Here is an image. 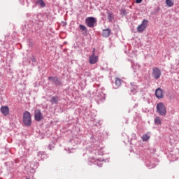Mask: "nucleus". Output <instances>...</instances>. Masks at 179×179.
<instances>
[{
    "mask_svg": "<svg viewBox=\"0 0 179 179\" xmlns=\"http://www.w3.org/2000/svg\"><path fill=\"white\" fill-rule=\"evenodd\" d=\"M23 122L26 127H30V125H31V114H30V112H24Z\"/></svg>",
    "mask_w": 179,
    "mask_h": 179,
    "instance_id": "obj_1",
    "label": "nucleus"
},
{
    "mask_svg": "<svg viewBox=\"0 0 179 179\" xmlns=\"http://www.w3.org/2000/svg\"><path fill=\"white\" fill-rule=\"evenodd\" d=\"M157 113L159 114V115H162L163 117L166 116V113H167L166 106L163 103H159L157 104Z\"/></svg>",
    "mask_w": 179,
    "mask_h": 179,
    "instance_id": "obj_2",
    "label": "nucleus"
},
{
    "mask_svg": "<svg viewBox=\"0 0 179 179\" xmlns=\"http://www.w3.org/2000/svg\"><path fill=\"white\" fill-rule=\"evenodd\" d=\"M96 18L94 17H88L85 19V24L91 29L94 27V24L96 23Z\"/></svg>",
    "mask_w": 179,
    "mask_h": 179,
    "instance_id": "obj_3",
    "label": "nucleus"
},
{
    "mask_svg": "<svg viewBox=\"0 0 179 179\" xmlns=\"http://www.w3.org/2000/svg\"><path fill=\"white\" fill-rule=\"evenodd\" d=\"M148 24H149V21L148 20H143L141 24L137 27V31H138V33L145 31L146 27H148Z\"/></svg>",
    "mask_w": 179,
    "mask_h": 179,
    "instance_id": "obj_4",
    "label": "nucleus"
},
{
    "mask_svg": "<svg viewBox=\"0 0 179 179\" xmlns=\"http://www.w3.org/2000/svg\"><path fill=\"white\" fill-rule=\"evenodd\" d=\"M152 76L155 79H159L162 76V71L159 68L152 69Z\"/></svg>",
    "mask_w": 179,
    "mask_h": 179,
    "instance_id": "obj_5",
    "label": "nucleus"
},
{
    "mask_svg": "<svg viewBox=\"0 0 179 179\" xmlns=\"http://www.w3.org/2000/svg\"><path fill=\"white\" fill-rule=\"evenodd\" d=\"M99 61V56H96L94 55H92L89 57V62L91 65H94V64H97Z\"/></svg>",
    "mask_w": 179,
    "mask_h": 179,
    "instance_id": "obj_6",
    "label": "nucleus"
},
{
    "mask_svg": "<svg viewBox=\"0 0 179 179\" xmlns=\"http://www.w3.org/2000/svg\"><path fill=\"white\" fill-rule=\"evenodd\" d=\"M34 117L36 121H41L43 120V113H41V110H36L34 113Z\"/></svg>",
    "mask_w": 179,
    "mask_h": 179,
    "instance_id": "obj_7",
    "label": "nucleus"
},
{
    "mask_svg": "<svg viewBox=\"0 0 179 179\" xmlns=\"http://www.w3.org/2000/svg\"><path fill=\"white\" fill-rule=\"evenodd\" d=\"M0 111L3 115H5V117H6V115H9V106H1Z\"/></svg>",
    "mask_w": 179,
    "mask_h": 179,
    "instance_id": "obj_8",
    "label": "nucleus"
},
{
    "mask_svg": "<svg viewBox=\"0 0 179 179\" xmlns=\"http://www.w3.org/2000/svg\"><path fill=\"white\" fill-rule=\"evenodd\" d=\"M49 80H52L56 85L57 86H59L61 85V81H59V79H58V77H48Z\"/></svg>",
    "mask_w": 179,
    "mask_h": 179,
    "instance_id": "obj_9",
    "label": "nucleus"
},
{
    "mask_svg": "<svg viewBox=\"0 0 179 179\" xmlns=\"http://www.w3.org/2000/svg\"><path fill=\"white\" fill-rule=\"evenodd\" d=\"M155 96L157 99H163V90L158 88L155 91Z\"/></svg>",
    "mask_w": 179,
    "mask_h": 179,
    "instance_id": "obj_10",
    "label": "nucleus"
},
{
    "mask_svg": "<svg viewBox=\"0 0 179 179\" xmlns=\"http://www.w3.org/2000/svg\"><path fill=\"white\" fill-rule=\"evenodd\" d=\"M111 30L110 29H103L102 32L103 37H109Z\"/></svg>",
    "mask_w": 179,
    "mask_h": 179,
    "instance_id": "obj_11",
    "label": "nucleus"
},
{
    "mask_svg": "<svg viewBox=\"0 0 179 179\" xmlns=\"http://www.w3.org/2000/svg\"><path fill=\"white\" fill-rule=\"evenodd\" d=\"M154 122L156 125H161L162 124V119H160V117L157 116L154 120Z\"/></svg>",
    "mask_w": 179,
    "mask_h": 179,
    "instance_id": "obj_12",
    "label": "nucleus"
},
{
    "mask_svg": "<svg viewBox=\"0 0 179 179\" xmlns=\"http://www.w3.org/2000/svg\"><path fill=\"white\" fill-rule=\"evenodd\" d=\"M51 104H58V96H52L50 99Z\"/></svg>",
    "mask_w": 179,
    "mask_h": 179,
    "instance_id": "obj_13",
    "label": "nucleus"
},
{
    "mask_svg": "<svg viewBox=\"0 0 179 179\" xmlns=\"http://www.w3.org/2000/svg\"><path fill=\"white\" fill-rule=\"evenodd\" d=\"M166 4L169 8H171V6H173L174 5V1H173L171 0H166Z\"/></svg>",
    "mask_w": 179,
    "mask_h": 179,
    "instance_id": "obj_14",
    "label": "nucleus"
},
{
    "mask_svg": "<svg viewBox=\"0 0 179 179\" xmlns=\"http://www.w3.org/2000/svg\"><path fill=\"white\" fill-rule=\"evenodd\" d=\"M149 138H150L148 134H144L142 137L141 139L143 142H146L149 141Z\"/></svg>",
    "mask_w": 179,
    "mask_h": 179,
    "instance_id": "obj_15",
    "label": "nucleus"
},
{
    "mask_svg": "<svg viewBox=\"0 0 179 179\" xmlns=\"http://www.w3.org/2000/svg\"><path fill=\"white\" fill-rule=\"evenodd\" d=\"M122 80H121V79L120 78H116L115 79V85L117 87H120V86H121V83H122Z\"/></svg>",
    "mask_w": 179,
    "mask_h": 179,
    "instance_id": "obj_16",
    "label": "nucleus"
},
{
    "mask_svg": "<svg viewBox=\"0 0 179 179\" xmlns=\"http://www.w3.org/2000/svg\"><path fill=\"white\" fill-rule=\"evenodd\" d=\"M108 19L109 22H113V20H114V15H113L111 14V13H109L108 14Z\"/></svg>",
    "mask_w": 179,
    "mask_h": 179,
    "instance_id": "obj_17",
    "label": "nucleus"
},
{
    "mask_svg": "<svg viewBox=\"0 0 179 179\" xmlns=\"http://www.w3.org/2000/svg\"><path fill=\"white\" fill-rule=\"evenodd\" d=\"M38 3L41 6V8H44L45 6V3L43 0H38Z\"/></svg>",
    "mask_w": 179,
    "mask_h": 179,
    "instance_id": "obj_18",
    "label": "nucleus"
},
{
    "mask_svg": "<svg viewBox=\"0 0 179 179\" xmlns=\"http://www.w3.org/2000/svg\"><path fill=\"white\" fill-rule=\"evenodd\" d=\"M79 27H80V30H82V31H87V30L85 25L80 24Z\"/></svg>",
    "mask_w": 179,
    "mask_h": 179,
    "instance_id": "obj_19",
    "label": "nucleus"
},
{
    "mask_svg": "<svg viewBox=\"0 0 179 179\" xmlns=\"http://www.w3.org/2000/svg\"><path fill=\"white\" fill-rule=\"evenodd\" d=\"M143 0H136V3H142Z\"/></svg>",
    "mask_w": 179,
    "mask_h": 179,
    "instance_id": "obj_20",
    "label": "nucleus"
},
{
    "mask_svg": "<svg viewBox=\"0 0 179 179\" xmlns=\"http://www.w3.org/2000/svg\"><path fill=\"white\" fill-rule=\"evenodd\" d=\"M95 54H96V49L94 48L92 51V55H95Z\"/></svg>",
    "mask_w": 179,
    "mask_h": 179,
    "instance_id": "obj_21",
    "label": "nucleus"
},
{
    "mask_svg": "<svg viewBox=\"0 0 179 179\" xmlns=\"http://www.w3.org/2000/svg\"><path fill=\"white\" fill-rule=\"evenodd\" d=\"M33 61V62H36V59H34V60H32Z\"/></svg>",
    "mask_w": 179,
    "mask_h": 179,
    "instance_id": "obj_22",
    "label": "nucleus"
},
{
    "mask_svg": "<svg viewBox=\"0 0 179 179\" xmlns=\"http://www.w3.org/2000/svg\"><path fill=\"white\" fill-rule=\"evenodd\" d=\"M27 179H29V178H27Z\"/></svg>",
    "mask_w": 179,
    "mask_h": 179,
    "instance_id": "obj_23",
    "label": "nucleus"
}]
</instances>
